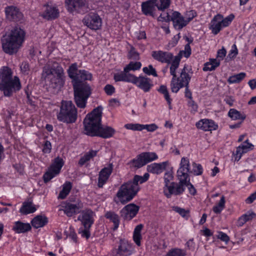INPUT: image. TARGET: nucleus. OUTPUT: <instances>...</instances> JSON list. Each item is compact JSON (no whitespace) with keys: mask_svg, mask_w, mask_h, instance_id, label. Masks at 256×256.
I'll return each mask as SVG.
<instances>
[{"mask_svg":"<svg viewBox=\"0 0 256 256\" xmlns=\"http://www.w3.org/2000/svg\"><path fill=\"white\" fill-rule=\"evenodd\" d=\"M168 164V161L160 163H153L147 166V170L150 173L158 174L166 170Z\"/></svg>","mask_w":256,"mask_h":256,"instance_id":"nucleus-27","label":"nucleus"},{"mask_svg":"<svg viewBox=\"0 0 256 256\" xmlns=\"http://www.w3.org/2000/svg\"><path fill=\"white\" fill-rule=\"evenodd\" d=\"M228 116L232 120H240L242 122L246 118V115L244 112L241 113L234 108H230V110L228 112Z\"/></svg>","mask_w":256,"mask_h":256,"instance_id":"nucleus-39","label":"nucleus"},{"mask_svg":"<svg viewBox=\"0 0 256 256\" xmlns=\"http://www.w3.org/2000/svg\"><path fill=\"white\" fill-rule=\"evenodd\" d=\"M58 174H55L50 168L49 167L48 170L42 176L44 182L45 184L48 183L56 176Z\"/></svg>","mask_w":256,"mask_h":256,"instance_id":"nucleus-52","label":"nucleus"},{"mask_svg":"<svg viewBox=\"0 0 256 256\" xmlns=\"http://www.w3.org/2000/svg\"><path fill=\"white\" fill-rule=\"evenodd\" d=\"M256 216V213L252 210H248L238 218V225L240 226H242L247 222L252 220Z\"/></svg>","mask_w":256,"mask_h":256,"instance_id":"nucleus-34","label":"nucleus"},{"mask_svg":"<svg viewBox=\"0 0 256 256\" xmlns=\"http://www.w3.org/2000/svg\"><path fill=\"white\" fill-rule=\"evenodd\" d=\"M56 117L59 122L66 124L75 123L78 118L77 109L72 101L62 100Z\"/></svg>","mask_w":256,"mask_h":256,"instance_id":"nucleus-7","label":"nucleus"},{"mask_svg":"<svg viewBox=\"0 0 256 256\" xmlns=\"http://www.w3.org/2000/svg\"><path fill=\"white\" fill-rule=\"evenodd\" d=\"M150 176L148 173H145L143 176L136 174L132 180L122 184L114 198V200L116 204L120 202L125 204L131 201L140 190L139 184L146 182Z\"/></svg>","mask_w":256,"mask_h":256,"instance_id":"nucleus-1","label":"nucleus"},{"mask_svg":"<svg viewBox=\"0 0 256 256\" xmlns=\"http://www.w3.org/2000/svg\"><path fill=\"white\" fill-rule=\"evenodd\" d=\"M180 61L178 60V58H174L172 62H171V66H170V74L172 76V79L175 80L177 78L176 74V70L177 68H178L180 65Z\"/></svg>","mask_w":256,"mask_h":256,"instance_id":"nucleus-45","label":"nucleus"},{"mask_svg":"<svg viewBox=\"0 0 256 256\" xmlns=\"http://www.w3.org/2000/svg\"><path fill=\"white\" fill-rule=\"evenodd\" d=\"M188 106L191 108L190 112L192 114H194L198 112V105L192 99L188 101Z\"/></svg>","mask_w":256,"mask_h":256,"instance_id":"nucleus-58","label":"nucleus"},{"mask_svg":"<svg viewBox=\"0 0 256 256\" xmlns=\"http://www.w3.org/2000/svg\"><path fill=\"white\" fill-rule=\"evenodd\" d=\"M82 22L90 29L96 30L101 28L102 20L98 14L91 12L84 16Z\"/></svg>","mask_w":256,"mask_h":256,"instance_id":"nucleus-13","label":"nucleus"},{"mask_svg":"<svg viewBox=\"0 0 256 256\" xmlns=\"http://www.w3.org/2000/svg\"><path fill=\"white\" fill-rule=\"evenodd\" d=\"M238 54V50L235 44L232 46V50L229 52L228 57L230 59L234 58Z\"/></svg>","mask_w":256,"mask_h":256,"instance_id":"nucleus-63","label":"nucleus"},{"mask_svg":"<svg viewBox=\"0 0 256 256\" xmlns=\"http://www.w3.org/2000/svg\"><path fill=\"white\" fill-rule=\"evenodd\" d=\"M32 229L31 225L28 223H24L20 221L14 222L12 230L16 234H24L30 231Z\"/></svg>","mask_w":256,"mask_h":256,"instance_id":"nucleus-29","label":"nucleus"},{"mask_svg":"<svg viewBox=\"0 0 256 256\" xmlns=\"http://www.w3.org/2000/svg\"><path fill=\"white\" fill-rule=\"evenodd\" d=\"M36 210L34 206L32 204V202H24L20 210V212L26 215L29 214L34 213Z\"/></svg>","mask_w":256,"mask_h":256,"instance_id":"nucleus-35","label":"nucleus"},{"mask_svg":"<svg viewBox=\"0 0 256 256\" xmlns=\"http://www.w3.org/2000/svg\"><path fill=\"white\" fill-rule=\"evenodd\" d=\"M173 210L179 214L183 218L186 217V215L189 214V210H186L184 208H181L178 206H174Z\"/></svg>","mask_w":256,"mask_h":256,"instance_id":"nucleus-59","label":"nucleus"},{"mask_svg":"<svg viewBox=\"0 0 256 256\" xmlns=\"http://www.w3.org/2000/svg\"><path fill=\"white\" fill-rule=\"evenodd\" d=\"M142 64L140 62H130L128 65L124 67L125 72H128L130 70L135 71L140 68Z\"/></svg>","mask_w":256,"mask_h":256,"instance_id":"nucleus-46","label":"nucleus"},{"mask_svg":"<svg viewBox=\"0 0 256 256\" xmlns=\"http://www.w3.org/2000/svg\"><path fill=\"white\" fill-rule=\"evenodd\" d=\"M102 107L99 106L86 114L84 120V134L90 136H96L100 128Z\"/></svg>","mask_w":256,"mask_h":256,"instance_id":"nucleus-6","label":"nucleus"},{"mask_svg":"<svg viewBox=\"0 0 256 256\" xmlns=\"http://www.w3.org/2000/svg\"><path fill=\"white\" fill-rule=\"evenodd\" d=\"M134 74L125 72L124 68V71L120 72L114 74V79L115 82H132Z\"/></svg>","mask_w":256,"mask_h":256,"instance_id":"nucleus-30","label":"nucleus"},{"mask_svg":"<svg viewBox=\"0 0 256 256\" xmlns=\"http://www.w3.org/2000/svg\"><path fill=\"white\" fill-rule=\"evenodd\" d=\"M158 158V156L154 152H142L137 155L129 163L132 164L133 168L138 169Z\"/></svg>","mask_w":256,"mask_h":256,"instance_id":"nucleus-11","label":"nucleus"},{"mask_svg":"<svg viewBox=\"0 0 256 256\" xmlns=\"http://www.w3.org/2000/svg\"><path fill=\"white\" fill-rule=\"evenodd\" d=\"M144 228L142 224H140L137 225L133 233V240L135 244L138 246L141 245V240L142 239V236L141 234V231Z\"/></svg>","mask_w":256,"mask_h":256,"instance_id":"nucleus-36","label":"nucleus"},{"mask_svg":"<svg viewBox=\"0 0 256 256\" xmlns=\"http://www.w3.org/2000/svg\"><path fill=\"white\" fill-rule=\"evenodd\" d=\"M142 71L144 74L148 76L152 75L155 77H157L158 76L156 69L152 64L148 65V67L143 68Z\"/></svg>","mask_w":256,"mask_h":256,"instance_id":"nucleus-55","label":"nucleus"},{"mask_svg":"<svg viewBox=\"0 0 256 256\" xmlns=\"http://www.w3.org/2000/svg\"><path fill=\"white\" fill-rule=\"evenodd\" d=\"M158 0H148L142 4V11L146 16H154V11Z\"/></svg>","mask_w":256,"mask_h":256,"instance_id":"nucleus-23","label":"nucleus"},{"mask_svg":"<svg viewBox=\"0 0 256 256\" xmlns=\"http://www.w3.org/2000/svg\"><path fill=\"white\" fill-rule=\"evenodd\" d=\"M26 32L19 26H15L1 38L3 51L9 55L18 52L25 40Z\"/></svg>","mask_w":256,"mask_h":256,"instance_id":"nucleus-2","label":"nucleus"},{"mask_svg":"<svg viewBox=\"0 0 256 256\" xmlns=\"http://www.w3.org/2000/svg\"><path fill=\"white\" fill-rule=\"evenodd\" d=\"M113 170L112 163L108 164V166L102 168L98 174V186L102 188L106 183Z\"/></svg>","mask_w":256,"mask_h":256,"instance_id":"nucleus-20","label":"nucleus"},{"mask_svg":"<svg viewBox=\"0 0 256 256\" xmlns=\"http://www.w3.org/2000/svg\"><path fill=\"white\" fill-rule=\"evenodd\" d=\"M192 70L190 66L189 67L188 64H185L181 70L180 76L177 78V81H179L180 83L183 84L184 86L189 85L191 76L188 74V72H190Z\"/></svg>","mask_w":256,"mask_h":256,"instance_id":"nucleus-26","label":"nucleus"},{"mask_svg":"<svg viewBox=\"0 0 256 256\" xmlns=\"http://www.w3.org/2000/svg\"><path fill=\"white\" fill-rule=\"evenodd\" d=\"M98 152V150H90L86 152L84 156L80 158L78 162V165L80 167L82 166L86 162L96 156Z\"/></svg>","mask_w":256,"mask_h":256,"instance_id":"nucleus-33","label":"nucleus"},{"mask_svg":"<svg viewBox=\"0 0 256 256\" xmlns=\"http://www.w3.org/2000/svg\"><path fill=\"white\" fill-rule=\"evenodd\" d=\"M186 255V252L184 250L180 248H174L169 250L166 256H185Z\"/></svg>","mask_w":256,"mask_h":256,"instance_id":"nucleus-49","label":"nucleus"},{"mask_svg":"<svg viewBox=\"0 0 256 256\" xmlns=\"http://www.w3.org/2000/svg\"><path fill=\"white\" fill-rule=\"evenodd\" d=\"M184 87V85L182 83H180L179 81H177V78L172 80L170 82L171 90L173 92L177 93L180 88Z\"/></svg>","mask_w":256,"mask_h":256,"instance_id":"nucleus-50","label":"nucleus"},{"mask_svg":"<svg viewBox=\"0 0 256 256\" xmlns=\"http://www.w3.org/2000/svg\"><path fill=\"white\" fill-rule=\"evenodd\" d=\"M134 251V246L126 239H120L114 256H130Z\"/></svg>","mask_w":256,"mask_h":256,"instance_id":"nucleus-15","label":"nucleus"},{"mask_svg":"<svg viewBox=\"0 0 256 256\" xmlns=\"http://www.w3.org/2000/svg\"><path fill=\"white\" fill-rule=\"evenodd\" d=\"M115 130L111 126H102L101 124L100 128L98 130L96 136L103 138H108L112 137L115 134Z\"/></svg>","mask_w":256,"mask_h":256,"instance_id":"nucleus-28","label":"nucleus"},{"mask_svg":"<svg viewBox=\"0 0 256 256\" xmlns=\"http://www.w3.org/2000/svg\"><path fill=\"white\" fill-rule=\"evenodd\" d=\"M218 238L220 239L222 241L225 242L228 244L230 240V237L226 233L222 232H218Z\"/></svg>","mask_w":256,"mask_h":256,"instance_id":"nucleus-64","label":"nucleus"},{"mask_svg":"<svg viewBox=\"0 0 256 256\" xmlns=\"http://www.w3.org/2000/svg\"><path fill=\"white\" fill-rule=\"evenodd\" d=\"M21 88L19 78L17 76L12 78V69L7 66H2L0 69V90L3 92L4 95L10 97Z\"/></svg>","mask_w":256,"mask_h":256,"instance_id":"nucleus-4","label":"nucleus"},{"mask_svg":"<svg viewBox=\"0 0 256 256\" xmlns=\"http://www.w3.org/2000/svg\"><path fill=\"white\" fill-rule=\"evenodd\" d=\"M67 73L68 76L69 74H72L78 78V82L91 80L92 78V74L89 72L85 70H78L76 62L73 63L70 66L67 70Z\"/></svg>","mask_w":256,"mask_h":256,"instance_id":"nucleus-12","label":"nucleus"},{"mask_svg":"<svg viewBox=\"0 0 256 256\" xmlns=\"http://www.w3.org/2000/svg\"><path fill=\"white\" fill-rule=\"evenodd\" d=\"M52 150V144L50 141L46 140L43 144L42 152L45 154H49Z\"/></svg>","mask_w":256,"mask_h":256,"instance_id":"nucleus-62","label":"nucleus"},{"mask_svg":"<svg viewBox=\"0 0 256 256\" xmlns=\"http://www.w3.org/2000/svg\"><path fill=\"white\" fill-rule=\"evenodd\" d=\"M222 18H223L222 14H217L213 18L210 22L209 28L214 35L218 34L223 28L220 22V20Z\"/></svg>","mask_w":256,"mask_h":256,"instance_id":"nucleus-25","label":"nucleus"},{"mask_svg":"<svg viewBox=\"0 0 256 256\" xmlns=\"http://www.w3.org/2000/svg\"><path fill=\"white\" fill-rule=\"evenodd\" d=\"M192 166L193 168L192 170H190V173H193L196 176H200L202 174L203 168L200 164L194 162Z\"/></svg>","mask_w":256,"mask_h":256,"instance_id":"nucleus-53","label":"nucleus"},{"mask_svg":"<svg viewBox=\"0 0 256 256\" xmlns=\"http://www.w3.org/2000/svg\"><path fill=\"white\" fill-rule=\"evenodd\" d=\"M64 162L62 158L59 156L54 158V163L50 166L55 174H60Z\"/></svg>","mask_w":256,"mask_h":256,"instance_id":"nucleus-37","label":"nucleus"},{"mask_svg":"<svg viewBox=\"0 0 256 256\" xmlns=\"http://www.w3.org/2000/svg\"><path fill=\"white\" fill-rule=\"evenodd\" d=\"M140 206L134 203L128 204L120 210V216L124 220H130L138 214Z\"/></svg>","mask_w":256,"mask_h":256,"instance_id":"nucleus-17","label":"nucleus"},{"mask_svg":"<svg viewBox=\"0 0 256 256\" xmlns=\"http://www.w3.org/2000/svg\"><path fill=\"white\" fill-rule=\"evenodd\" d=\"M246 76V74L244 72H242L230 76L228 79V82L230 84L240 83Z\"/></svg>","mask_w":256,"mask_h":256,"instance_id":"nucleus-42","label":"nucleus"},{"mask_svg":"<svg viewBox=\"0 0 256 256\" xmlns=\"http://www.w3.org/2000/svg\"><path fill=\"white\" fill-rule=\"evenodd\" d=\"M48 222V218L46 216L38 215L32 220L31 224L34 228H38L44 226Z\"/></svg>","mask_w":256,"mask_h":256,"instance_id":"nucleus-31","label":"nucleus"},{"mask_svg":"<svg viewBox=\"0 0 256 256\" xmlns=\"http://www.w3.org/2000/svg\"><path fill=\"white\" fill-rule=\"evenodd\" d=\"M225 197L222 196L218 203L212 208L213 212L216 214H220L225 208Z\"/></svg>","mask_w":256,"mask_h":256,"instance_id":"nucleus-44","label":"nucleus"},{"mask_svg":"<svg viewBox=\"0 0 256 256\" xmlns=\"http://www.w3.org/2000/svg\"><path fill=\"white\" fill-rule=\"evenodd\" d=\"M6 18L10 22H18L21 20L24 17L22 13L18 7L8 6L4 8Z\"/></svg>","mask_w":256,"mask_h":256,"instance_id":"nucleus-18","label":"nucleus"},{"mask_svg":"<svg viewBox=\"0 0 256 256\" xmlns=\"http://www.w3.org/2000/svg\"><path fill=\"white\" fill-rule=\"evenodd\" d=\"M152 56L154 60L161 63L168 64H170L174 58L172 53L160 50L152 51Z\"/></svg>","mask_w":256,"mask_h":256,"instance_id":"nucleus-19","label":"nucleus"},{"mask_svg":"<svg viewBox=\"0 0 256 256\" xmlns=\"http://www.w3.org/2000/svg\"><path fill=\"white\" fill-rule=\"evenodd\" d=\"M158 21L169 22L171 21V16L168 12H164L161 14L158 18Z\"/></svg>","mask_w":256,"mask_h":256,"instance_id":"nucleus-60","label":"nucleus"},{"mask_svg":"<svg viewBox=\"0 0 256 256\" xmlns=\"http://www.w3.org/2000/svg\"><path fill=\"white\" fill-rule=\"evenodd\" d=\"M132 83L145 92H150L154 86L150 78L142 76L138 77L134 75Z\"/></svg>","mask_w":256,"mask_h":256,"instance_id":"nucleus-16","label":"nucleus"},{"mask_svg":"<svg viewBox=\"0 0 256 256\" xmlns=\"http://www.w3.org/2000/svg\"><path fill=\"white\" fill-rule=\"evenodd\" d=\"M158 92L164 95V98L168 105L169 109H172V99L170 98L168 88L165 85H160L157 89Z\"/></svg>","mask_w":256,"mask_h":256,"instance_id":"nucleus-38","label":"nucleus"},{"mask_svg":"<svg viewBox=\"0 0 256 256\" xmlns=\"http://www.w3.org/2000/svg\"><path fill=\"white\" fill-rule=\"evenodd\" d=\"M124 128L132 130L141 131L144 130L142 124H127L124 125Z\"/></svg>","mask_w":256,"mask_h":256,"instance_id":"nucleus-56","label":"nucleus"},{"mask_svg":"<svg viewBox=\"0 0 256 256\" xmlns=\"http://www.w3.org/2000/svg\"><path fill=\"white\" fill-rule=\"evenodd\" d=\"M72 80L74 88V100L76 106L81 108L86 106L88 98L92 93V89L86 82H78V78L72 74H69Z\"/></svg>","mask_w":256,"mask_h":256,"instance_id":"nucleus-5","label":"nucleus"},{"mask_svg":"<svg viewBox=\"0 0 256 256\" xmlns=\"http://www.w3.org/2000/svg\"><path fill=\"white\" fill-rule=\"evenodd\" d=\"M171 0H158L156 7L158 10L164 11L170 6Z\"/></svg>","mask_w":256,"mask_h":256,"instance_id":"nucleus-47","label":"nucleus"},{"mask_svg":"<svg viewBox=\"0 0 256 256\" xmlns=\"http://www.w3.org/2000/svg\"><path fill=\"white\" fill-rule=\"evenodd\" d=\"M104 91L108 96H112L115 92V88L114 87L110 84H107L104 87Z\"/></svg>","mask_w":256,"mask_h":256,"instance_id":"nucleus-61","label":"nucleus"},{"mask_svg":"<svg viewBox=\"0 0 256 256\" xmlns=\"http://www.w3.org/2000/svg\"><path fill=\"white\" fill-rule=\"evenodd\" d=\"M62 210L68 217L72 216L80 212V209L83 208V204L80 199H78L76 203L72 204L66 201L62 205Z\"/></svg>","mask_w":256,"mask_h":256,"instance_id":"nucleus-14","label":"nucleus"},{"mask_svg":"<svg viewBox=\"0 0 256 256\" xmlns=\"http://www.w3.org/2000/svg\"><path fill=\"white\" fill-rule=\"evenodd\" d=\"M234 18V14H232L228 15V16L225 18H222L220 20V22L222 23V26L224 28L228 26L233 20Z\"/></svg>","mask_w":256,"mask_h":256,"instance_id":"nucleus-57","label":"nucleus"},{"mask_svg":"<svg viewBox=\"0 0 256 256\" xmlns=\"http://www.w3.org/2000/svg\"><path fill=\"white\" fill-rule=\"evenodd\" d=\"M185 186L188 188L189 192L192 196L196 194V190L194 186L190 182V178H184L179 180L178 183L172 182L168 187V192L164 190V194L167 198H170L172 194L175 196L180 195L185 190Z\"/></svg>","mask_w":256,"mask_h":256,"instance_id":"nucleus-9","label":"nucleus"},{"mask_svg":"<svg viewBox=\"0 0 256 256\" xmlns=\"http://www.w3.org/2000/svg\"><path fill=\"white\" fill-rule=\"evenodd\" d=\"M171 21L175 29L180 30L186 26L185 19L181 14L177 11H174L171 16Z\"/></svg>","mask_w":256,"mask_h":256,"instance_id":"nucleus-24","label":"nucleus"},{"mask_svg":"<svg viewBox=\"0 0 256 256\" xmlns=\"http://www.w3.org/2000/svg\"><path fill=\"white\" fill-rule=\"evenodd\" d=\"M104 216L114 223V226L112 230L114 231L116 230L118 228L120 222L118 215L114 212L108 211L105 214Z\"/></svg>","mask_w":256,"mask_h":256,"instance_id":"nucleus-32","label":"nucleus"},{"mask_svg":"<svg viewBox=\"0 0 256 256\" xmlns=\"http://www.w3.org/2000/svg\"><path fill=\"white\" fill-rule=\"evenodd\" d=\"M78 220L81 222L82 227L78 230V233L81 236L88 240L90 236V229L94 224V212L90 208H86L80 212Z\"/></svg>","mask_w":256,"mask_h":256,"instance_id":"nucleus-8","label":"nucleus"},{"mask_svg":"<svg viewBox=\"0 0 256 256\" xmlns=\"http://www.w3.org/2000/svg\"><path fill=\"white\" fill-rule=\"evenodd\" d=\"M42 79L48 82L49 88L60 90L65 84L66 76L62 67L56 66H44L42 73Z\"/></svg>","mask_w":256,"mask_h":256,"instance_id":"nucleus-3","label":"nucleus"},{"mask_svg":"<svg viewBox=\"0 0 256 256\" xmlns=\"http://www.w3.org/2000/svg\"><path fill=\"white\" fill-rule=\"evenodd\" d=\"M174 178L173 176V172L172 170V168L166 172L164 174V180L165 184V186L167 188V190H168V187L170 186L169 184L170 181L172 180Z\"/></svg>","mask_w":256,"mask_h":256,"instance_id":"nucleus-54","label":"nucleus"},{"mask_svg":"<svg viewBox=\"0 0 256 256\" xmlns=\"http://www.w3.org/2000/svg\"><path fill=\"white\" fill-rule=\"evenodd\" d=\"M128 58L129 60H139L140 59V54L136 50L134 47L130 46V50H129L128 54Z\"/></svg>","mask_w":256,"mask_h":256,"instance_id":"nucleus-51","label":"nucleus"},{"mask_svg":"<svg viewBox=\"0 0 256 256\" xmlns=\"http://www.w3.org/2000/svg\"><path fill=\"white\" fill-rule=\"evenodd\" d=\"M254 148V146L248 142L247 139L242 142L240 146L236 148L237 153L245 154Z\"/></svg>","mask_w":256,"mask_h":256,"instance_id":"nucleus-40","label":"nucleus"},{"mask_svg":"<svg viewBox=\"0 0 256 256\" xmlns=\"http://www.w3.org/2000/svg\"><path fill=\"white\" fill-rule=\"evenodd\" d=\"M180 166L177 171V176L179 180H182L184 178H188L190 177L188 173L186 172V168L187 166L184 164H180Z\"/></svg>","mask_w":256,"mask_h":256,"instance_id":"nucleus-48","label":"nucleus"},{"mask_svg":"<svg viewBox=\"0 0 256 256\" xmlns=\"http://www.w3.org/2000/svg\"><path fill=\"white\" fill-rule=\"evenodd\" d=\"M196 128L204 131H212L216 130L218 128V125L212 120L202 119L196 123Z\"/></svg>","mask_w":256,"mask_h":256,"instance_id":"nucleus-21","label":"nucleus"},{"mask_svg":"<svg viewBox=\"0 0 256 256\" xmlns=\"http://www.w3.org/2000/svg\"><path fill=\"white\" fill-rule=\"evenodd\" d=\"M192 54V50L189 44H186L184 46V50H180L178 54L174 56V58H178V60L180 62L182 55L186 58H188Z\"/></svg>","mask_w":256,"mask_h":256,"instance_id":"nucleus-43","label":"nucleus"},{"mask_svg":"<svg viewBox=\"0 0 256 256\" xmlns=\"http://www.w3.org/2000/svg\"><path fill=\"white\" fill-rule=\"evenodd\" d=\"M46 9L40 16L48 20H55L59 16L58 10L54 6L46 4L44 6Z\"/></svg>","mask_w":256,"mask_h":256,"instance_id":"nucleus-22","label":"nucleus"},{"mask_svg":"<svg viewBox=\"0 0 256 256\" xmlns=\"http://www.w3.org/2000/svg\"><path fill=\"white\" fill-rule=\"evenodd\" d=\"M72 188V184L70 182H66L62 186V189L60 192L58 198L64 200L69 194Z\"/></svg>","mask_w":256,"mask_h":256,"instance_id":"nucleus-41","label":"nucleus"},{"mask_svg":"<svg viewBox=\"0 0 256 256\" xmlns=\"http://www.w3.org/2000/svg\"><path fill=\"white\" fill-rule=\"evenodd\" d=\"M66 8L70 14H84L89 10L86 0H64Z\"/></svg>","mask_w":256,"mask_h":256,"instance_id":"nucleus-10","label":"nucleus"}]
</instances>
